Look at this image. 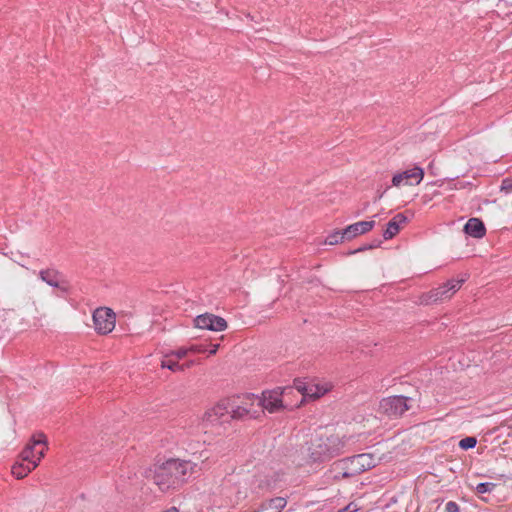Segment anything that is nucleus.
I'll return each mask as SVG.
<instances>
[{"label": "nucleus", "instance_id": "obj_2", "mask_svg": "<svg viewBox=\"0 0 512 512\" xmlns=\"http://www.w3.org/2000/svg\"><path fill=\"white\" fill-rule=\"evenodd\" d=\"M346 437L337 434L316 435L307 443L308 463H324L344 452Z\"/></svg>", "mask_w": 512, "mask_h": 512}, {"label": "nucleus", "instance_id": "obj_3", "mask_svg": "<svg viewBox=\"0 0 512 512\" xmlns=\"http://www.w3.org/2000/svg\"><path fill=\"white\" fill-rule=\"evenodd\" d=\"M374 466L375 464L371 454H358L333 462L326 472V476L333 481L349 479L360 475Z\"/></svg>", "mask_w": 512, "mask_h": 512}, {"label": "nucleus", "instance_id": "obj_23", "mask_svg": "<svg viewBox=\"0 0 512 512\" xmlns=\"http://www.w3.org/2000/svg\"><path fill=\"white\" fill-rule=\"evenodd\" d=\"M189 351V348H179L175 351H171L169 354L179 361L186 357Z\"/></svg>", "mask_w": 512, "mask_h": 512}, {"label": "nucleus", "instance_id": "obj_5", "mask_svg": "<svg viewBox=\"0 0 512 512\" xmlns=\"http://www.w3.org/2000/svg\"><path fill=\"white\" fill-rule=\"evenodd\" d=\"M469 278L467 273L461 274L457 278L449 279L447 282L430 290L424 298L425 304L442 302L450 299Z\"/></svg>", "mask_w": 512, "mask_h": 512}, {"label": "nucleus", "instance_id": "obj_16", "mask_svg": "<svg viewBox=\"0 0 512 512\" xmlns=\"http://www.w3.org/2000/svg\"><path fill=\"white\" fill-rule=\"evenodd\" d=\"M295 387L303 395L304 398L317 399L324 394V391H321L318 386L307 385L300 380L295 381Z\"/></svg>", "mask_w": 512, "mask_h": 512}, {"label": "nucleus", "instance_id": "obj_20", "mask_svg": "<svg viewBox=\"0 0 512 512\" xmlns=\"http://www.w3.org/2000/svg\"><path fill=\"white\" fill-rule=\"evenodd\" d=\"M477 439L476 437L468 436L463 439H461L458 443L459 448L462 450H469L476 446Z\"/></svg>", "mask_w": 512, "mask_h": 512}, {"label": "nucleus", "instance_id": "obj_24", "mask_svg": "<svg viewBox=\"0 0 512 512\" xmlns=\"http://www.w3.org/2000/svg\"><path fill=\"white\" fill-rule=\"evenodd\" d=\"M501 191L506 193L512 192V178H505L502 180Z\"/></svg>", "mask_w": 512, "mask_h": 512}, {"label": "nucleus", "instance_id": "obj_19", "mask_svg": "<svg viewBox=\"0 0 512 512\" xmlns=\"http://www.w3.org/2000/svg\"><path fill=\"white\" fill-rule=\"evenodd\" d=\"M344 239H346V235H343V230L335 231L327 236L325 242L329 245H335L342 242Z\"/></svg>", "mask_w": 512, "mask_h": 512}, {"label": "nucleus", "instance_id": "obj_9", "mask_svg": "<svg viewBox=\"0 0 512 512\" xmlns=\"http://www.w3.org/2000/svg\"><path fill=\"white\" fill-rule=\"evenodd\" d=\"M423 177L424 170L421 167L415 166L412 169L395 174L392 178V185L395 187H399L403 183L406 185H413V180L415 181V184H419Z\"/></svg>", "mask_w": 512, "mask_h": 512}, {"label": "nucleus", "instance_id": "obj_29", "mask_svg": "<svg viewBox=\"0 0 512 512\" xmlns=\"http://www.w3.org/2000/svg\"><path fill=\"white\" fill-rule=\"evenodd\" d=\"M219 348V344H214L212 345V348L209 350V355H214L216 354L217 350Z\"/></svg>", "mask_w": 512, "mask_h": 512}, {"label": "nucleus", "instance_id": "obj_17", "mask_svg": "<svg viewBox=\"0 0 512 512\" xmlns=\"http://www.w3.org/2000/svg\"><path fill=\"white\" fill-rule=\"evenodd\" d=\"M36 467H37V462H33L32 465H29V464H25V462L21 461V462H16L12 466L11 472L17 479H22V478L26 477Z\"/></svg>", "mask_w": 512, "mask_h": 512}, {"label": "nucleus", "instance_id": "obj_30", "mask_svg": "<svg viewBox=\"0 0 512 512\" xmlns=\"http://www.w3.org/2000/svg\"><path fill=\"white\" fill-rule=\"evenodd\" d=\"M163 512H179L178 508L175 507V506H172L166 510H164Z\"/></svg>", "mask_w": 512, "mask_h": 512}, {"label": "nucleus", "instance_id": "obj_10", "mask_svg": "<svg viewBox=\"0 0 512 512\" xmlns=\"http://www.w3.org/2000/svg\"><path fill=\"white\" fill-rule=\"evenodd\" d=\"M39 278L51 287L58 288L63 293L69 292V285L66 280L61 279L62 274L56 269H44L39 272Z\"/></svg>", "mask_w": 512, "mask_h": 512}, {"label": "nucleus", "instance_id": "obj_13", "mask_svg": "<svg viewBox=\"0 0 512 512\" xmlns=\"http://www.w3.org/2000/svg\"><path fill=\"white\" fill-rule=\"evenodd\" d=\"M261 402L263 408L270 413L276 412L283 407L281 393L277 391L264 392Z\"/></svg>", "mask_w": 512, "mask_h": 512}, {"label": "nucleus", "instance_id": "obj_25", "mask_svg": "<svg viewBox=\"0 0 512 512\" xmlns=\"http://www.w3.org/2000/svg\"><path fill=\"white\" fill-rule=\"evenodd\" d=\"M189 350L193 353H205L207 346L204 344H194L189 347Z\"/></svg>", "mask_w": 512, "mask_h": 512}, {"label": "nucleus", "instance_id": "obj_4", "mask_svg": "<svg viewBox=\"0 0 512 512\" xmlns=\"http://www.w3.org/2000/svg\"><path fill=\"white\" fill-rule=\"evenodd\" d=\"M249 415V410L236 405L235 401L225 399L205 412L203 420L212 426L228 423L230 419L242 420Z\"/></svg>", "mask_w": 512, "mask_h": 512}, {"label": "nucleus", "instance_id": "obj_8", "mask_svg": "<svg viewBox=\"0 0 512 512\" xmlns=\"http://www.w3.org/2000/svg\"><path fill=\"white\" fill-rule=\"evenodd\" d=\"M194 325L199 329H207L215 332L224 331L228 327V323L224 318L211 313L198 315L194 319Z\"/></svg>", "mask_w": 512, "mask_h": 512}, {"label": "nucleus", "instance_id": "obj_28", "mask_svg": "<svg viewBox=\"0 0 512 512\" xmlns=\"http://www.w3.org/2000/svg\"><path fill=\"white\" fill-rule=\"evenodd\" d=\"M357 510L356 505L353 503L348 504L347 506L338 510V512H355Z\"/></svg>", "mask_w": 512, "mask_h": 512}, {"label": "nucleus", "instance_id": "obj_11", "mask_svg": "<svg viewBox=\"0 0 512 512\" xmlns=\"http://www.w3.org/2000/svg\"><path fill=\"white\" fill-rule=\"evenodd\" d=\"M38 445H46V436L38 433L32 436L31 440L20 453V459L27 464L32 465L35 461V449Z\"/></svg>", "mask_w": 512, "mask_h": 512}, {"label": "nucleus", "instance_id": "obj_14", "mask_svg": "<svg viewBox=\"0 0 512 512\" xmlns=\"http://www.w3.org/2000/svg\"><path fill=\"white\" fill-rule=\"evenodd\" d=\"M464 232L473 238H483L486 235V227L479 218H470L463 228Z\"/></svg>", "mask_w": 512, "mask_h": 512}, {"label": "nucleus", "instance_id": "obj_27", "mask_svg": "<svg viewBox=\"0 0 512 512\" xmlns=\"http://www.w3.org/2000/svg\"><path fill=\"white\" fill-rule=\"evenodd\" d=\"M41 448L39 451H35V461H37V465L39 464L40 460L44 457L45 451L47 449V444Z\"/></svg>", "mask_w": 512, "mask_h": 512}, {"label": "nucleus", "instance_id": "obj_26", "mask_svg": "<svg viewBox=\"0 0 512 512\" xmlns=\"http://www.w3.org/2000/svg\"><path fill=\"white\" fill-rule=\"evenodd\" d=\"M445 512H460L459 505L455 501H449L445 505Z\"/></svg>", "mask_w": 512, "mask_h": 512}, {"label": "nucleus", "instance_id": "obj_31", "mask_svg": "<svg viewBox=\"0 0 512 512\" xmlns=\"http://www.w3.org/2000/svg\"><path fill=\"white\" fill-rule=\"evenodd\" d=\"M389 187H387L383 192L381 191H378V196H377V199H380L382 198L383 194L386 192V190L388 189Z\"/></svg>", "mask_w": 512, "mask_h": 512}, {"label": "nucleus", "instance_id": "obj_21", "mask_svg": "<svg viewBox=\"0 0 512 512\" xmlns=\"http://www.w3.org/2000/svg\"><path fill=\"white\" fill-rule=\"evenodd\" d=\"M495 488H496L495 483L482 482L476 486V492L479 494L489 493V492L493 491Z\"/></svg>", "mask_w": 512, "mask_h": 512}, {"label": "nucleus", "instance_id": "obj_15", "mask_svg": "<svg viewBox=\"0 0 512 512\" xmlns=\"http://www.w3.org/2000/svg\"><path fill=\"white\" fill-rule=\"evenodd\" d=\"M407 222V217L403 213L396 214L388 223L386 229L383 231V238L385 240L395 237L401 228V225Z\"/></svg>", "mask_w": 512, "mask_h": 512}, {"label": "nucleus", "instance_id": "obj_22", "mask_svg": "<svg viewBox=\"0 0 512 512\" xmlns=\"http://www.w3.org/2000/svg\"><path fill=\"white\" fill-rule=\"evenodd\" d=\"M381 243H382V241L380 239H374L371 243L365 244V245L357 248L356 250L351 251L350 254H355V253L363 252V251L370 250L373 248H377L381 245Z\"/></svg>", "mask_w": 512, "mask_h": 512}, {"label": "nucleus", "instance_id": "obj_1", "mask_svg": "<svg viewBox=\"0 0 512 512\" xmlns=\"http://www.w3.org/2000/svg\"><path fill=\"white\" fill-rule=\"evenodd\" d=\"M200 470L201 468L190 460L169 459L155 469L153 479L159 489L166 492L178 489L191 475Z\"/></svg>", "mask_w": 512, "mask_h": 512}, {"label": "nucleus", "instance_id": "obj_6", "mask_svg": "<svg viewBox=\"0 0 512 512\" xmlns=\"http://www.w3.org/2000/svg\"><path fill=\"white\" fill-rule=\"evenodd\" d=\"M410 401L412 398L402 395L387 397L380 401L379 409L390 418H398L411 408Z\"/></svg>", "mask_w": 512, "mask_h": 512}, {"label": "nucleus", "instance_id": "obj_7", "mask_svg": "<svg viewBox=\"0 0 512 512\" xmlns=\"http://www.w3.org/2000/svg\"><path fill=\"white\" fill-rule=\"evenodd\" d=\"M93 322L97 333L106 335L115 327L116 315L112 309L107 307L97 308L93 312Z\"/></svg>", "mask_w": 512, "mask_h": 512}, {"label": "nucleus", "instance_id": "obj_12", "mask_svg": "<svg viewBox=\"0 0 512 512\" xmlns=\"http://www.w3.org/2000/svg\"><path fill=\"white\" fill-rule=\"evenodd\" d=\"M375 226V221H359L354 224L347 226L343 229V235H346V239L350 240L358 235L365 234L371 231Z\"/></svg>", "mask_w": 512, "mask_h": 512}, {"label": "nucleus", "instance_id": "obj_18", "mask_svg": "<svg viewBox=\"0 0 512 512\" xmlns=\"http://www.w3.org/2000/svg\"><path fill=\"white\" fill-rule=\"evenodd\" d=\"M189 366L190 364H179V361L172 357L170 354L165 355L161 361V367L167 368L172 372L183 371L186 367Z\"/></svg>", "mask_w": 512, "mask_h": 512}]
</instances>
